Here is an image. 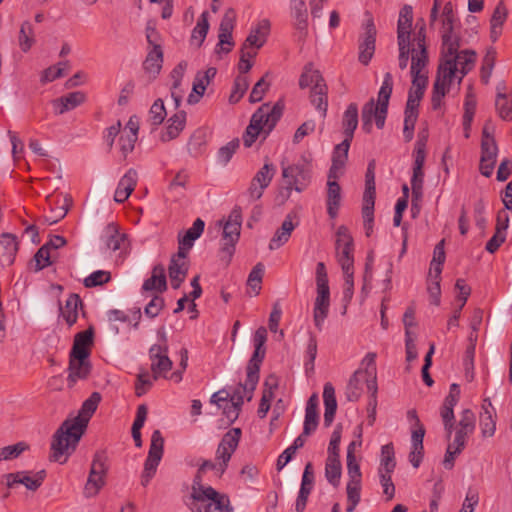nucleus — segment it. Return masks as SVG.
<instances>
[{
  "label": "nucleus",
  "mask_w": 512,
  "mask_h": 512,
  "mask_svg": "<svg viewBox=\"0 0 512 512\" xmlns=\"http://www.w3.org/2000/svg\"><path fill=\"white\" fill-rule=\"evenodd\" d=\"M248 87V77L245 75H238L234 81L233 89L229 97L230 103H237L244 96Z\"/></svg>",
  "instance_id": "680f3d73"
},
{
  "label": "nucleus",
  "mask_w": 512,
  "mask_h": 512,
  "mask_svg": "<svg viewBox=\"0 0 512 512\" xmlns=\"http://www.w3.org/2000/svg\"><path fill=\"white\" fill-rule=\"evenodd\" d=\"M101 401V394L93 392L86 399L78 416L65 420L53 436L51 443V459L64 464L75 451L81 437L86 431L89 420Z\"/></svg>",
  "instance_id": "f257e3e1"
},
{
  "label": "nucleus",
  "mask_w": 512,
  "mask_h": 512,
  "mask_svg": "<svg viewBox=\"0 0 512 512\" xmlns=\"http://www.w3.org/2000/svg\"><path fill=\"white\" fill-rule=\"evenodd\" d=\"M93 344V330L89 328L85 331L79 332L74 337V343L70 355L80 357H89L90 347Z\"/></svg>",
  "instance_id": "a19ab883"
},
{
  "label": "nucleus",
  "mask_w": 512,
  "mask_h": 512,
  "mask_svg": "<svg viewBox=\"0 0 512 512\" xmlns=\"http://www.w3.org/2000/svg\"><path fill=\"white\" fill-rule=\"evenodd\" d=\"M318 395L312 394L307 403L305 408V418H304V424H303V434L306 436H309L312 434L319 422V416H318Z\"/></svg>",
  "instance_id": "72a5a7b5"
},
{
  "label": "nucleus",
  "mask_w": 512,
  "mask_h": 512,
  "mask_svg": "<svg viewBox=\"0 0 512 512\" xmlns=\"http://www.w3.org/2000/svg\"><path fill=\"white\" fill-rule=\"evenodd\" d=\"M299 86L301 88L311 86L310 101L321 116L325 118L328 109V88L320 72L311 67H306L300 77Z\"/></svg>",
  "instance_id": "6e6552de"
},
{
  "label": "nucleus",
  "mask_w": 512,
  "mask_h": 512,
  "mask_svg": "<svg viewBox=\"0 0 512 512\" xmlns=\"http://www.w3.org/2000/svg\"><path fill=\"white\" fill-rule=\"evenodd\" d=\"M416 47L412 49V87L411 89H420L424 91L428 82L425 67L428 63V54L425 46V28L422 26L414 37Z\"/></svg>",
  "instance_id": "9d476101"
},
{
  "label": "nucleus",
  "mask_w": 512,
  "mask_h": 512,
  "mask_svg": "<svg viewBox=\"0 0 512 512\" xmlns=\"http://www.w3.org/2000/svg\"><path fill=\"white\" fill-rule=\"evenodd\" d=\"M275 173L276 167L272 163L265 162L263 167L253 177L247 190L246 195L250 202L262 197L264 190L270 185Z\"/></svg>",
  "instance_id": "a211bd4d"
},
{
  "label": "nucleus",
  "mask_w": 512,
  "mask_h": 512,
  "mask_svg": "<svg viewBox=\"0 0 512 512\" xmlns=\"http://www.w3.org/2000/svg\"><path fill=\"white\" fill-rule=\"evenodd\" d=\"M45 476L46 472L44 470L34 473L24 471L11 473L8 475L7 484L11 487L12 485L19 483L23 484L27 489L35 491L42 485Z\"/></svg>",
  "instance_id": "393cba45"
},
{
  "label": "nucleus",
  "mask_w": 512,
  "mask_h": 512,
  "mask_svg": "<svg viewBox=\"0 0 512 512\" xmlns=\"http://www.w3.org/2000/svg\"><path fill=\"white\" fill-rule=\"evenodd\" d=\"M358 126V106L356 103H350L345 110L342 118V128L347 140L353 139L354 131Z\"/></svg>",
  "instance_id": "49530a36"
},
{
  "label": "nucleus",
  "mask_w": 512,
  "mask_h": 512,
  "mask_svg": "<svg viewBox=\"0 0 512 512\" xmlns=\"http://www.w3.org/2000/svg\"><path fill=\"white\" fill-rule=\"evenodd\" d=\"M282 176L286 180L288 196L292 190L300 193L304 191L311 182L310 163L306 159H302L295 164L283 166Z\"/></svg>",
  "instance_id": "ddd939ff"
},
{
  "label": "nucleus",
  "mask_w": 512,
  "mask_h": 512,
  "mask_svg": "<svg viewBox=\"0 0 512 512\" xmlns=\"http://www.w3.org/2000/svg\"><path fill=\"white\" fill-rule=\"evenodd\" d=\"M265 354L266 348H260L258 350L257 347H255L254 353L247 366V373L249 374L250 382H252V384L258 383L259 381L260 365L265 358Z\"/></svg>",
  "instance_id": "5fc2aeb1"
},
{
  "label": "nucleus",
  "mask_w": 512,
  "mask_h": 512,
  "mask_svg": "<svg viewBox=\"0 0 512 512\" xmlns=\"http://www.w3.org/2000/svg\"><path fill=\"white\" fill-rule=\"evenodd\" d=\"M351 140L344 139L335 146L332 154V165L329 170L330 179H338L342 174L348 159Z\"/></svg>",
  "instance_id": "bb28decb"
},
{
  "label": "nucleus",
  "mask_w": 512,
  "mask_h": 512,
  "mask_svg": "<svg viewBox=\"0 0 512 512\" xmlns=\"http://www.w3.org/2000/svg\"><path fill=\"white\" fill-rule=\"evenodd\" d=\"M205 223L202 219L197 218L192 227H190L183 236L179 235L178 250L188 254L193 247L194 241L198 239L204 231Z\"/></svg>",
  "instance_id": "c9c22d12"
},
{
  "label": "nucleus",
  "mask_w": 512,
  "mask_h": 512,
  "mask_svg": "<svg viewBox=\"0 0 512 512\" xmlns=\"http://www.w3.org/2000/svg\"><path fill=\"white\" fill-rule=\"evenodd\" d=\"M472 66L460 65L449 61H441L433 85L432 107L437 110L442 99L450 91L451 86L461 82L462 78L471 70Z\"/></svg>",
  "instance_id": "423d86ee"
},
{
  "label": "nucleus",
  "mask_w": 512,
  "mask_h": 512,
  "mask_svg": "<svg viewBox=\"0 0 512 512\" xmlns=\"http://www.w3.org/2000/svg\"><path fill=\"white\" fill-rule=\"evenodd\" d=\"M137 180L138 174L136 170L129 169L118 183L114 194V200L118 203H123L125 200H127L131 193L134 191Z\"/></svg>",
  "instance_id": "2f4dec72"
},
{
  "label": "nucleus",
  "mask_w": 512,
  "mask_h": 512,
  "mask_svg": "<svg viewBox=\"0 0 512 512\" xmlns=\"http://www.w3.org/2000/svg\"><path fill=\"white\" fill-rule=\"evenodd\" d=\"M442 59L441 61H449L451 63L473 66V58L475 54H469L466 51L458 53V37L453 32L454 16L450 4H446L442 14Z\"/></svg>",
  "instance_id": "20e7f679"
},
{
  "label": "nucleus",
  "mask_w": 512,
  "mask_h": 512,
  "mask_svg": "<svg viewBox=\"0 0 512 512\" xmlns=\"http://www.w3.org/2000/svg\"><path fill=\"white\" fill-rule=\"evenodd\" d=\"M146 39L149 48L143 67L146 73L155 78L162 68L163 50L161 36L153 21H148L146 24Z\"/></svg>",
  "instance_id": "9b49d317"
},
{
  "label": "nucleus",
  "mask_w": 512,
  "mask_h": 512,
  "mask_svg": "<svg viewBox=\"0 0 512 512\" xmlns=\"http://www.w3.org/2000/svg\"><path fill=\"white\" fill-rule=\"evenodd\" d=\"M460 397L459 385L453 383L450 386L449 394L446 396L443 406L441 408L440 416L442 418L444 429L446 431L447 440L450 441L454 425V411L453 408L457 404Z\"/></svg>",
  "instance_id": "412c9836"
},
{
  "label": "nucleus",
  "mask_w": 512,
  "mask_h": 512,
  "mask_svg": "<svg viewBox=\"0 0 512 512\" xmlns=\"http://www.w3.org/2000/svg\"><path fill=\"white\" fill-rule=\"evenodd\" d=\"M392 89L393 77L391 73L387 72L384 75L382 85L378 92L377 103H375L374 99H370L362 108V129L366 133L371 132L373 119L378 129L384 127Z\"/></svg>",
  "instance_id": "7ed1b4c3"
},
{
  "label": "nucleus",
  "mask_w": 512,
  "mask_h": 512,
  "mask_svg": "<svg viewBox=\"0 0 512 512\" xmlns=\"http://www.w3.org/2000/svg\"><path fill=\"white\" fill-rule=\"evenodd\" d=\"M216 68L210 67L204 72H198L194 78L192 93L188 96V102L195 104L203 96L210 81L215 77Z\"/></svg>",
  "instance_id": "c85d7f7f"
},
{
  "label": "nucleus",
  "mask_w": 512,
  "mask_h": 512,
  "mask_svg": "<svg viewBox=\"0 0 512 512\" xmlns=\"http://www.w3.org/2000/svg\"><path fill=\"white\" fill-rule=\"evenodd\" d=\"M188 507L191 512H233L228 496L210 485L193 481Z\"/></svg>",
  "instance_id": "f03ea898"
},
{
  "label": "nucleus",
  "mask_w": 512,
  "mask_h": 512,
  "mask_svg": "<svg viewBox=\"0 0 512 512\" xmlns=\"http://www.w3.org/2000/svg\"><path fill=\"white\" fill-rule=\"evenodd\" d=\"M166 117V110L161 99H157L149 111V121L152 125H160Z\"/></svg>",
  "instance_id": "338daca9"
},
{
  "label": "nucleus",
  "mask_w": 512,
  "mask_h": 512,
  "mask_svg": "<svg viewBox=\"0 0 512 512\" xmlns=\"http://www.w3.org/2000/svg\"><path fill=\"white\" fill-rule=\"evenodd\" d=\"M476 418L473 413L469 410H465L461 416L459 424L456 428L455 438L456 442L460 443V440L466 442V438L475 429Z\"/></svg>",
  "instance_id": "09e8293b"
},
{
  "label": "nucleus",
  "mask_w": 512,
  "mask_h": 512,
  "mask_svg": "<svg viewBox=\"0 0 512 512\" xmlns=\"http://www.w3.org/2000/svg\"><path fill=\"white\" fill-rule=\"evenodd\" d=\"M18 251V242L16 236L10 233L0 235V260L7 265L13 263Z\"/></svg>",
  "instance_id": "4c0bfd02"
},
{
  "label": "nucleus",
  "mask_w": 512,
  "mask_h": 512,
  "mask_svg": "<svg viewBox=\"0 0 512 512\" xmlns=\"http://www.w3.org/2000/svg\"><path fill=\"white\" fill-rule=\"evenodd\" d=\"M18 41L23 52L29 51L35 43L34 29L30 22L26 21L21 25Z\"/></svg>",
  "instance_id": "bf43d9fd"
},
{
  "label": "nucleus",
  "mask_w": 512,
  "mask_h": 512,
  "mask_svg": "<svg viewBox=\"0 0 512 512\" xmlns=\"http://www.w3.org/2000/svg\"><path fill=\"white\" fill-rule=\"evenodd\" d=\"M209 29L208 12L204 11L199 17L196 26L191 35V42L196 46H201L204 42Z\"/></svg>",
  "instance_id": "6e6d98bb"
},
{
  "label": "nucleus",
  "mask_w": 512,
  "mask_h": 512,
  "mask_svg": "<svg viewBox=\"0 0 512 512\" xmlns=\"http://www.w3.org/2000/svg\"><path fill=\"white\" fill-rule=\"evenodd\" d=\"M336 258L342 271L354 269V241L346 226H339L336 231Z\"/></svg>",
  "instance_id": "4468645a"
},
{
  "label": "nucleus",
  "mask_w": 512,
  "mask_h": 512,
  "mask_svg": "<svg viewBox=\"0 0 512 512\" xmlns=\"http://www.w3.org/2000/svg\"><path fill=\"white\" fill-rule=\"evenodd\" d=\"M164 439L159 430H155L151 436V444L147 459L144 464L141 483L147 486L156 473V469L163 456Z\"/></svg>",
  "instance_id": "dca6fc26"
},
{
  "label": "nucleus",
  "mask_w": 512,
  "mask_h": 512,
  "mask_svg": "<svg viewBox=\"0 0 512 512\" xmlns=\"http://www.w3.org/2000/svg\"><path fill=\"white\" fill-rule=\"evenodd\" d=\"M241 438V429L233 428L229 430L222 438L216 451V462L209 460L203 461L193 481L200 477L203 483V474L208 471H214L216 477L220 478L225 472L232 454L236 450Z\"/></svg>",
  "instance_id": "39448f33"
},
{
  "label": "nucleus",
  "mask_w": 512,
  "mask_h": 512,
  "mask_svg": "<svg viewBox=\"0 0 512 512\" xmlns=\"http://www.w3.org/2000/svg\"><path fill=\"white\" fill-rule=\"evenodd\" d=\"M108 472L107 456L104 452L95 453L87 481L83 489V495L86 498H92L98 495L100 490L106 484V475Z\"/></svg>",
  "instance_id": "f8f14e48"
},
{
  "label": "nucleus",
  "mask_w": 512,
  "mask_h": 512,
  "mask_svg": "<svg viewBox=\"0 0 512 512\" xmlns=\"http://www.w3.org/2000/svg\"><path fill=\"white\" fill-rule=\"evenodd\" d=\"M327 186V212L331 218H335L340 206L341 188L337 183V179H330V175H328Z\"/></svg>",
  "instance_id": "a18cd8bd"
},
{
  "label": "nucleus",
  "mask_w": 512,
  "mask_h": 512,
  "mask_svg": "<svg viewBox=\"0 0 512 512\" xmlns=\"http://www.w3.org/2000/svg\"><path fill=\"white\" fill-rule=\"evenodd\" d=\"M167 289L165 268L162 265H157L152 270V275L150 278L146 279L143 283L142 290L144 292L148 291H158L163 292Z\"/></svg>",
  "instance_id": "37998d69"
},
{
  "label": "nucleus",
  "mask_w": 512,
  "mask_h": 512,
  "mask_svg": "<svg viewBox=\"0 0 512 512\" xmlns=\"http://www.w3.org/2000/svg\"><path fill=\"white\" fill-rule=\"evenodd\" d=\"M396 467L394 447L388 443L381 448V459L378 472H393Z\"/></svg>",
  "instance_id": "4d7b16f0"
},
{
  "label": "nucleus",
  "mask_w": 512,
  "mask_h": 512,
  "mask_svg": "<svg viewBox=\"0 0 512 512\" xmlns=\"http://www.w3.org/2000/svg\"><path fill=\"white\" fill-rule=\"evenodd\" d=\"M440 280L441 275L436 277L435 273H432V276H428V293L430 296V302L434 305L440 304V295H441V288H440Z\"/></svg>",
  "instance_id": "774afa93"
},
{
  "label": "nucleus",
  "mask_w": 512,
  "mask_h": 512,
  "mask_svg": "<svg viewBox=\"0 0 512 512\" xmlns=\"http://www.w3.org/2000/svg\"><path fill=\"white\" fill-rule=\"evenodd\" d=\"M477 325L478 322L475 320L471 323V333L468 336V344L465 350V355L463 358V367H464V377L468 382H471L475 377L474 371V358L476 353V346L478 341V333H477Z\"/></svg>",
  "instance_id": "4be33fe9"
},
{
  "label": "nucleus",
  "mask_w": 512,
  "mask_h": 512,
  "mask_svg": "<svg viewBox=\"0 0 512 512\" xmlns=\"http://www.w3.org/2000/svg\"><path fill=\"white\" fill-rule=\"evenodd\" d=\"M413 21V9L410 5H404L400 12L397 22V40L398 44L411 43L410 34Z\"/></svg>",
  "instance_id": "c756f323"
},
{
  "label": "nucleus",
  "mask_w": 512,
  "mask_h": 512,
  "mask_svg": "<svg viewBox=\"0 0 512 512\" xmlns=\"http://www.w3.org/2000/svg\"><path fill=\"white\" fill-rule=\"evenodd\" d=\"M89 357L70 355L68 367V386L73 387L77 381L85 380L91 372Z\"/></svg>",
  "instance_id": "5701e85b"
},
{
  "label": "nucleus",
  "mask_w": 512,
  "mask_h": 512,
  "mask_svg": "<svg viewBox=\"0 0 512 512\" xmlns=\"http://www.w3.org/2000/svg\"><path fill=\"white\" fill-rule=\"evenodd\" d=\"M297 224L293 223L291 214H288L280 228L276 230L269 243L270 250H277L286 244Z\"/></svg>",
  "instance_id": "f704fd0d"
},
{
  "label": "nucleus",
  "mask_w": 512,
  "mask_h": 512,
  "mask_svg": "<svg viewBox=\"0 0 512 512\" xmlns=\"http://www.w3.org/2000/svg\"><path fill=\"white\" fill-rule=\"evenodd\" d=\"M376 42V28L372 19H369L365 26V33L359 44V61L367 65L374 55Z\"/></svg>",
  "instance_id": "b1692460"
},
{
  "label": "nucleus",
  "mask_w": 512,
  "mask_h": 512,
  "mask_svg": "<svg viewBox=\"0 0 512 512\" xmlns=\"http://www.w3.org/2000/svg\"><path fill=\"white\" fill-rule=\"evenodd\" d=\"M185 124L186 113L184 111L175 113L168 119L165 130L160 134V140L162 142H169L176 139L184 129Z\"/></svg>",
  "instance_id": "473e14b6"
},
{
  "label": "nucleus",
  "mask_w": 512,
  "mask_h": 512,
  "mask_svg": "<svg viewBox=\"0 0 512 512\" xmlns=\"http://www.w3.org/2000/svg\"><path fill=\"white\" fill-rule=\"evenodd\" d=\"M482 175L490 177L497 160L498 147L487 125L482 129Z\"/></svg>",
  "instance_id": "6ab92c4d"
},
{
  "label": "nucleus",
  "mask_w": 512,
  "mask_h": 512,
  "mask_svg": "<svg viewBox=\"0 0 512 512\" xmlns=\"http://www.w3.org/2000/svg\"><path fill=\"white\" fill-rule=\"evenodd\" d=\"M341 462L340 457L328 456L325 464V477L327 481L333 486L339 484L341 477Z\"/></svg>",
  "instance_id": "864d4df0"
},
{
  "label": "nucleus",
  "mask_w": 512,
  "mask_h": 512,
  "mask_svg": "<svg viewBox=\"0 0 512 512\" xmlns=\"http://www.w3.org/2000/svg\"><path fill=\"white\" fill-rule=\"evenodd\" d=\"M508 16V10L503 1H500L495 7L490 18V39L492 42L497 41L502 33L503 24Z\"/></svg>",
  "instance_id": "ea45409f"
},
{
  "label": "nucleus",
  "mask_w": 512,
  "mask_h": 512,
  "mask_svg": "<svg viewBox=\"0 0 512 512\" xmlns=\"http://www.w3.org/2000/svg\"><path fill=\"white\" fill-rule=\"evenodd\" d=\"M314 483V474L312 470V464L307 463L303 472L301 486L299 494L295 504V510L297 512H303L306 507L308 496L312 491Z\"/></svg>",
  "instance_id": "7c9ffc66"
},
{
  "label": "nucleus",
  "mask_w": 512,
  "mask_h": 512,
  "mask_svg": "<svg viewBox=\"0 0 512 512\" xmlns=\"http://www.w3.org/2000/svg\"><path fill=\"white\" fill-rule=\"evenodd\" d=\"M374 162H370L365 175V191L363 194V203H375V173Z\"/></svg>",
  "instance_id": "13d9d810"
},
{
  "label": "nucleus",
  "mask_w": 512,
  "mask_h": 512,
  "mask_svg": "<svg viewBox=\"0 0 512 512\" xmlns=\"http://www.w3.org/2000/svg\"><path fill=\"white\" fill-rule=\"evenodd\" d=\"M186 257V253L178 250L177 254L171 258L168 270L171 286L174 289H178L180 287L188 272V263L186 261Z\"/></svg>",
  "instance_id": "a878e982"
},
{
  "label": "nucleus",
  "mask_w": 512,
  "mask_h": 512,
  "mask_svg": "<svg viewBox=\"0 0 512 512\" xmlns=\"http://www.w3.org/2000/svg\"><path fill=\"white\" fill-rule=\"evenodd\" d=\"M106 247L111 251L124 250L127 246L126 236L120 233L113 224L106 226L103 234Z\"/></svg>",
  "instance_id": "79ce46f5"
},
{
  "label": "nucleus",
  "mask_w": 512,
  "mask_h": 512,
  "mask_svg": "<svg viewBox=\"0 0 512 512\" xmlns=\"http://www.w3.org/2000/svg\"><path fill=\"white\" fill-rule=\"evenodd\" d=\"M291 15L295 20V27L304 33L307 28V8L303 0H291Z\"/></svg>",
  "instance_id": "3c124183"
},
{
  "label": "nucleus",
  "mask_w": 512,
  "mask_h": 512,
  "mask_svg": "<svg viewBox=\"0 0 512 512\" xmlns=\"http://www.w3.org/2000/svg\"><path fill=\"white\" fill-rule=\"evenodd\" d=\"M482 423L484 422V428H482V437H491L494 435L496 430V410L493 407L490 399H484L482 401Z\"/></svg>",
  "instance_id": "c03bdc74"
},
{
  "label": "nucleus",
  "mask_w": 512,
  "mask_h": 512,
  "mask_svg": "<svg viewBox=\"0 0 512 512\" xmlns=\"http://www.w3.org/2000/svg\"><path fill=\"white\" fill-rule=\"evenodd\" d=\"M48 201L51 205V211L50 215L45 216V220L49 224L57 223L59 220L63 219L72 204L71 198L67 195L62 198L57 197V199L49 197Z\"/></svg>",
  "instance_id": "e433bc0d"
},
{
  "label": "nucleus",
  "mask_w": 512,
  "mask_h": 512,
  "mask_svg": "<svg viewBox=\"0 0 512 512\" xmlns=\"http://www.w3.org/2000/svg\"><path fill=\"white\" fill-rule=\"evenodd\" d=\"M270 33V22L267 19H262L255 27L250 30L244 44V48L260 49L267 41Z\"/></svg>",
  "instance_id": "cd10ccee"
},
{
  "label": "nucleus",
  "mask_w": 512,
  "mask_h": 512,
  "mask_svg": "<svg viewBox=\"0 0 512 512\" xmlns=\"http://www.w3.org/2000/svg\"><path fill=\"white\" fill-rule=\"evenodd\" d=\"M496 61V50L494 48L487 49L482 65V84H487L491 76Z\"/></svg>",
  "instance_id": "0e129e2a"
},
{
  "label": "nucleus",
  "mask_w": 512,
  "mask_h": 512,
  "mask_svg": "<svg viewBox=\"0 0 512 512\" xmlns=\"http://www.w3.org/2000/svg\"><path fill=\"white\" fill-rule=\"evenodd\" d=\"M283 106L276 103L272 107L263 104L252 115L250 123L243 135V142L246 147H251L261 132L268 135L282 116Z\"/></svg>",
  "instance_id": "0eeeda50"
},
{
  "label": "nucleus",
  "mask_w": 512,
  "mask_h": 512,
  "mask_svg": "<svg viewBox=\"0 0 512 512\" xmlns=\"http://www.w3.org/2000/svg\"><path fill=\"white\" fill-rule=\"evenodd\" d=\"M235 12L233 9H228L219 26V35H218V44L216 46V53H229L233 46L234 41L232 38V32L234 29V23H235Z\"/></svg>",
  "instance_id": "aec40b11"
},
{
  "label": "nucleus",
  "mask_w": 512,
  "mask_h": 512,
  "mask_svg": "<svg viewBox=\"0 0 512 512\" xmlns=\"http://www.w3.org/2000/svg\"><path fill=\"white\" fill-rule=\"evenodd\" d=\"M242 224V215L239 209H233L229 214L227 220L219 226L223 229L222 235V252L230 259L234 253L235 244L240 237V230Z\"/></svg>",
  "instance_id": "2eb2a0df"
},
{
  "label": "nucleus",
  "mask_w": 512,
  "mask_h": 512,
  "mask_svg": "<svg viewBox=\"0 0 512 512\" xmlns=\"http://www.w3.org/2000/svg\"><path fill=\"white\" fill-rule=\"evenodd\" d=\"M82 306V301L77 294H70L66 300L65 306L60 307V312L69 327L74 325L78 318V308Z\"/></svg>",
  "instance_id": "de8ad7c7"
},
{
  "label": "nucleus",
  "mask_w": 512,
  "mask_h": 512,
  "mask_svg": "<svg viewBox=\"0 0 512 512\" xmlns=\"http://www.w3.org/2000/svg\"><path fill=\"white\" fill-rule=\"evenodd\" d=\"M85 98V94L80 91L69 93L53 101L54 111L56 114H64L82 104Z\"/></svg>",
  "instance_id": "58836bf2"
},
{
  "label": "nucleus",
  "mask_w": 512,
  "mask_h": 512,
  "mask_svg": "<svg viewBox=\"0 0 512 512\" xmlns=\"http://www.w3.org/2000/svg\"><path fill=\"white\" fill-rule=\"evenodd\" d=\"M161 338L163 344H155L149 349V358L154 379L166 377V374L172 368V361L168 357V347L166 345V335L164 332Z\"/></svg>",
  "instance_id": "f3484780"
},
{
  "label": "nucleus",
  "mask_w": 512,
  "mask_h": 512,
  "mask_svg": "<svg viewBox=\"0 0 512 512\" xmlns=\"http://www.w3.org/2000/svg\"><path fill=\"white\" fill-rule=\"evenodd\" d=\"M316 286L317 296L313 307V320L316 328L321 331L330 307L328 276L323 262H319L316 266Z\"/></svg>",
  "instance_id": "1a4fd4ad"
},
{
  "label": "nucleus",
  "mask_w": 512,
  "mask_h": 512,
  "mask_svg": "<svg viewBox=\"0 0 512 512\" xmlns=\"http://www.w3.org/2000/svg\"><path fill=\"white\" fill-rule=\"evenodd\" d=\"M477 108V98L475 95L467 94L464 102V115H463V135L465 138L470 137L471 123Z\"/></svg>",
  "instance_id": "8fccbe9b"
},
{
  "label": "nucleus",
  "mask_w": 512,
  "mask_h": 512,
  "mask_svg": "<svg viewBox=\"0 0 512 512\" xmlns=\"http://www.w3.org/2000/svg\"><path fill=\"white\" fill-rule=\"evenodd\" d=\"M264 274V266L258 263L250 272L247 284L254 291V295H258L261 290V282Z\"/></svg>",
  "instance_id": "69168bd1"
},
{
  "label": "nucleus",
  "mask_w": 512,
  "mask_h": 512,
  "mask_svg": "<svg viewBox=\"0 0 512 512\" xmlns=\"http://www.w3.org/2000/svg\"><path fill=\"white\" fill-rule=\"evenodd\" d=\"M445 261L444 240H441L434 248L433 258L430 264V276L435 273L438 277L442 273V266Z\"/></svg>",
  "instance_id": "052dcab7"
},
{
  "label": "nucleus",
  "mask_w": 512,
  "mask_h": 512,
  "mask_svg": "<svg viewBox=\"0 0 512 512\" xmlns=\"http://www.w3.org/2000/svg\"><path fill=\"white\" fill-rule=\"evenodd\" d=\"M251 384H252V382H250L249 374L247 373V379H246L245 383L244 384L240 383L233 390V392L230 393V395H231L230 400L237 404H240V405H243L244 399H247V401H250L253 397V392L258 383H253V385H251Z\"/></svg>",
  "instance_id": "603ef678"
},
{
  "label": "nucleus",
  "mask_w": 512,
  "mask_h": 512,
  "mask_svg": "<svg viewBox=\"0 0 512 512\" xmlns=\"http://www.w3.org/2000/svg\"><path fill=\"white\" fill-rule=\"evenodd\" d=\"M465 445V442L460 440L459 442H456V438L454 437V440L452 442L448 443L446 454L443 460V465L446 469H452L454 466V459L457 454L461 452Z\"/></svg>",
  "instance_id": "e2e57ef3"
}]
</instances>
